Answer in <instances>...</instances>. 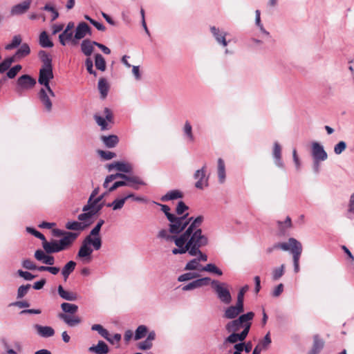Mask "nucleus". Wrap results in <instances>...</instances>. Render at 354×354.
<instances>
[{
    "mask_svg": "<svg viewBox=\"0 0 354 354\" xmlns=\"http://www.w3.org/2000/svg\"><path fill=\"white\" fill-rule=\"evenodd\" d=\"M85 225L77 221H69L66 223L65 227L69 230L82 231L85 229Z\"/></svg>",
    "mask_w": 354,
    "mask_h": 354,
    "instance_id": "obj_42",
    "label": "nucleus"
},
{
    "mask_svg": "<svg viewBox=\"0 0 354 354\" xmlns=\"http://www.w3.org/2000/svg\"><path fill=\"white\" fill-rule=\"evenodd\" d=\"M30 288V284L22 285L17 290V299L24 297L28 292Z\"/></svg>",
    "mask_w": 354,
    "mask_h": 354,
    "instance_id": "obj_56",
    "label": "nucleus"
},
{
    "mask_svg": "<svg viewBox=\"0 0 354 354\" xmlns=\"http://www.w3.org/2000/svg\"><path fill=\"white\" fill-rule=\"evenodd\" d=\"M201 288L198 281H197V279L192 281V282L183 286L182 287V290L183 291H189L194 290L196 288Z\"/></svg>",
    "mask_w": 354,
    "mask_h": 354,
    "instance_id": "obj_59",
    "label": "nucleus"
},
{
    "mask_svg": "<svg viewBox=\"0 0 354 354\" xmlns=\"http://www.w3.org/2000/svg\"><path fill=\"white\" fill-rule=\"evenodd\" d=\"M91 330L97 331L98 333L105 339H106L109 342H112V340L110 339V335L109 333V331L105 329L102 325L100 324H93L91 326Z\"/></svg>",
    "mask_w": 354,
    "mask_h": 354,
    "instance_id": "obj_40",
    "label": "nucleus"
},
{
    "mask_svg": "<svg viewBox=\"0 0 354 354\" xmlns=\"http://www.w3.org/2000/svg\"><path fill=\"white\" fill-rule=\"evenodd\" d=\"M194 178L196 180L195 187L199 189H203L208 186L209 177L206 176V166L197 169L194 174Z\"/></svg>",
    "mask_w": 354,
    "mask_h": 354,
    "instance_id": "obj_12",
    "label": "nucleus"
},
{
    "mask_svg": "<svg viewBox=\"0 0 354 354\" xmlns=\"http://www.w3.org/2000/svg\"><path fill=\"white\" fill-rule=\"evenodd\" d=\"M232 334H230L224 341L225 343L229 342L231 344H234L237 342L238 341H243L248 333H249V326H247L245 329L243 330V331L241 333H236L235 332H231Z\"/></svg>",
    "mask_w": 354,
    "mask_h": 354,
    "instance_id": "obj_24",
    "label": "nucleus"
},
{
    "mask_svg": "<svg viewBox=\"0 0 354 354\" xmlns=\"http://www.w3.org/2000/svg\"><path fill=\"white\" fill-rule=\"evenodd\" d=\"M272 156L275 165L280 169H283L284 163L281 158V147L277 142H275L273 145Z\"/></svg>",
    "mask_w": 354,
    "mask_h": 354,
    "instance_id": "obj_23",
    "label": "nucleus"
},
{
    "mask_svg": "<svg viewBox=\"0 0 354 354\" xmlns=\"http://www.w3.org/2000/svg\"><path fill=\"white\" fill-rule=\"evenodd\" d=\"M122 178L126 180L129 183V187L138 190L140 185H145L146 183L139 176H127L122 173H116L114 174L109 175L106 177L103 186L104 188L108 187V184L117 178Z\"/></svg>",
    "mask_w": 354,
    "mask_h": 354,
    "instance_id": "obj_6",
    "label": "nucleus"
},
{
    "mask_svg": "<svg viewBox=\"0 0 354 354\" xmlns=\"http://www.w3.org/2000/svg\"><path fill=\"white\" fill-rule=\"evenodd\" d=\"M102 247L101 238L91 239L85 237L79 249L77 257L83 262L89 263L91 261V254L95 250H99Z\"/></svg>",
    "mask_w": 354,
    "mask_h": 354,
    "instance_id": "obj_3",
    "label": "nucleus"
},
{
    "mask_svg": "<svg viewBox=\"0 0 354 354\" xmlns=\"http://www.w3.org/2000/svg\"><path fill=\"white\" fill-rule=\"evenodd\" d=\"M113 169L126 174L131 173L133 171L131 164L125 162H115L108 165V169L109 171H111Z\"/></svg>",
    "mask_w": 354,
    "mask_h": 354,
    "instance_id": "obj_22",
    "label": "nucleus"
},
{
    "mask_svg": "<svg viewBox=\"0 0 354 354\" xmlns=\"http://www.w3.org/2000/svg\"><path fill=\"white\" fill-rule=\"evenodd\" d=\"M26 230H27L28 232L30 233L31 234L34 235L35 237H37V238L39 239L40 240H41L42 242L45 241L46 238H45L44 235L42 234L39 231L36 230L35 229L30 227H28L26 228Z\"/></svg>",
    "mask_w": 354,
    "mask_h": 354,
    "instance_id": "obj_64",
    "label": "nucleus"
},
{
    "mask_svg": "<svg viewBox=\"0 0 354 354\" xmlns=\"http://www.w3.org/2000/svg\"><path fill=\"white\" fill-rule=\"evenodd\" d=\"M95 67L98 70H100L101 71H105L106 62H105L104 58L103 57V56L101 54L97 53L95 55Z\"/></svg>",
    "mask_w": 354,
    "mask_h": 354,
    "instance_id": "obj_46",
    "label": "nucleus"
},
{
    "mask_svg": "<svg viewBox=\"0 0 354 354\" xmlns=\"http://www.w3.org/2000/svg\"><path fill=\"white\" fill-rule=\"evenodd\" d=\"M94 119L96 123L100 127L101 130H109L111 129L109 123L113 122V113L109 108H105L104 110V115L95 114Z\"/></svg>",
    "mask_w": 354,
    "mask_h": 354,
    "instance_id": "obj_10",
    "label": "nucleus"
},
{
    "mask_svg": "<svg viewBox=\"0 0 354 354\" xmlns=\"http://www.w3.org/2000/svg\"><path fill=\"white\" fill-rule=\"evenodd\" d=\"M203 216H198L192 221L177 239V248L172 250L173 254H183L186 252L194 257L196 251L208 244V238L203 234L201 228Z\"/></svg>",
    "mask_w": 354,
    "mask_h": 354,
    "instance_id": "obj_1",
    "label": "nucleus"
},
{
    "mask_svg": "<svg viewBox=\"0 0 354 354\" xmlns=\"http://www.w3.org/2000/svg\"><path fill=\"white\" fill-rule=\"evenodd\" d=\"M55 96V93L50 87H42L38 93V97L47 112H50L52 110L51 97Z\"/></svg>",
    "mask_w": 354,
    "mask_h": 354,
    "instance_id": "obj_8",
    "label": "nucleus"
},
{
    "mask_svg": "<svg viewBox=\"0 0 354 354\" xmlns=\"http://www.w3.org/2000/svg\"><path fill=\"white\" fill-rule=\"evenodd\" d=\"M30 53V48L28 44L24 43L21 45L20 48L17 50L14 55V59H20L28 55Z\"/></svg>",
    "mask_w": 354,
    "mask_h": 354,
    "instance_id": "obj_38",
    "label": "nucleus"
},
{
    "mask_svg": "<svg viewBox=\"0 0 354 354\" xmlns=\"http://www.w3.org/2000/svg\"><path fill=\"white\" fill-rule=\"evenodd\" d=\"M32 1V0H24L13 6L10 9V15L12 16H18L26 13L30 9Z\"/></svg>",
    "mask_w": 354,
    "mask_h": 354,
    "instance_id": "obj_19",
    "label": "nucleus"
},
{
    "mask_svg": "<svg viewBox=\"0 0 354 354\" xmlns=\"http://www.w3.org/2000/svg\"><path fill=\"white\" fill-rule=\"evenodd\" d=\"M57 292L59 297L63 299L70 301H75L77 299V295L75 292L64 290L61 285L57 287Z\"/></svg>",
    "mask_w": 354,
    "mask_h": 354,
    "instance_id": "obj_29",
    "label": "nucleus"
},
{
    "mask_svg": "<svg viewBox=\"0 0 354 354\" xmlns=\"http://www.w3.org/2000/svg\"><path fill=\"white\" fill-rule=\"evenodd\" d=\"M76 265V262L74 261H69L62 268L61 272L64 281H66L69 275L75 270Z\"/></svg>",
    "mask_w": 354,
    "mask_h": 354,
    "instance_id": "obj_31",
    "label": "nucleus"
},
{
    "mask_svg": "<svg viewBox=\"0 0 354 354\" xmlns=\"http://www.w3.org/2000/svg\"><path fill=\"white\" fill-rule=\"evenodd\" d=\"M324 345V341L321 339L318 335H315L313 338V345L311 349L316 351L317 353H319L323 348Z\"/></svg>",
    "mask_w": 354,
    "mask_h": 354,
    "instance_id": "obj_49",
    "label": "nucleus"
},
{
    "mask_svg": "<svg viewBox=\"0 0 354 354\" xmlns=\"http://www.w3.org/2000/svg\"><path fill=\"white\" fill-rule=\"evenodd\" d=\"M96 44L97 41H91L88 39H84L80 45L82 53L87 57L91 56Z\"/></svg>",
    "mask_w": 354,
    "mask_h": 354,
    "instance_id": "obj_27",
    "label": "nucleus"
},
{
    "mask_svg": "<svg viewBox=\"0 0 354 354\" xmlns=\"http://www.w3.org/2000/svg\"><path fill=\"white\" fill-rule=\"evenodd\" d=\"M42 9L45 11H49L50 12V13H52V18H51V20L52 21H55V19H57L59 17V13L56 10V9L52 6L50 5V3H46L43 8Z\"/></svg>",
    "mask_w": 354,
    "mask_h": 354,
    "instance_id": "obj_52",
    "label": "nucleus"
},
{
    "mask_svg": "<svg viewBox=\"0 0 354 354\" xmlns=\"http://www.w3.org/2000/svg\"><path fill=\"white\" fill-rule=\"evenodd\" d=\"M188 209V206L186 205V204L183 201H179L176 208V212L178 216H180L184 215L183 213L185 211Z\"/></svg>",
    "mask_w": 354,
    "mask_h": 354,
    "instance_id": "obj_57",
    "label": "nucleus"
},
{
    "mask_svg": "<svg viewBox=\"0 0 354 354\" xmlns=\"http://www.w3.org/2000/svg\"><path fill=\"white\" fill-rule=\"evenodd\" d=\"M346 148V143L344 141H340L334 147V153L336 155L341 154Z\"/></svg>",
    "mask_w": 354,
    "mask_h": 354,
    "instance_id": "obj_60",
    "label": "nucleus"
},
{
    "mask_svg": "<svg viewBox=\"0 0 354 354\" xmlns=\"http://www.w3.org/2000/svg\"><path fill=\"white\" fill-rule=\"evenodd\" d=\"M14 60V57H8L0 63V73H3L8 71Z\"/></svg>",
    "mask_w": 354,
    "mask_h": 354,
    "instance_id": "obj_51",
    "label": "nucleus"
},
{
    "mask_svg": "<svg viewBox=\"0 0 354 354\" xmlns=\"http://www.w3.org/2000/svg\"><path fill=\"white\" fill-rule=\"evenodd\" d=\"M58 317L63 320L68 326L73 327L80 324L82 319L80 317L74 315H68L65 313H59Z\"/></svg>",
    "mask_w": 354,
    "mask_h": 354,
    "instance_id": "obj_25",
    "label": "nucleus"
},
{
    "mask_svg": "<svg viewBox=\"0 0 354 354\" xmlns=\"http://www.w3.org/2000/svg\"><path fill=\"white\" fill-rule=\"evenodd\" d=\"M21 69V66L19 64L15 65L12 68H10L8 71L7 72V76L10 79L14 78L18 72Z\"/></svg>",
    "mask_w": 354,
    "mask_h": 354,
    "instance_id": "obj_62",
    "label": "nucleus"
},
{
    "mask_svg": "<svg viewBox=\"0 0 354 354\" xmlns=\"http://www.w3.org/2000/svg\"><path fill=\"white\" fill-rule=\"evenodd\" d=\"M183 197V194L177 189H173L168 192L165 195L161 197L162 201H168L174 199L180 198Z\"/></svg>",
    "mask_w": 354,
    "mask_h": 354,
    "instance_id": "obj_39",
    "label": "nucleus"
},
{
    "mask_svg": "<svg viewBox=\"0 0 354 354\" xmlns=\"http://www.w3.org/2000/svg\"><path fill=\"white\" fill-rule=\"evenodd\" d=\"M244 311V304L236 301L234 306H230L225 308L224 317L229 319L236 318Z\"/></svg>",
    "mask_w": 354,
    "mask_h": 354,
    "instance_id": "obj_18",
    "label": "nucleus"
},
{
    "mask_svg": "<svg viewBox=\"0 0 354 354\" xmlns=\"http://www.w3.org/2000/svg\"><path fill=\"white\" fill-rule=\"evenodd\" d=\"M183 137L187 144H193L196 141V137L193 132L192 126L189 120H186L182 128Z\"/></svg>",
    "mask_w": 354,
    "mask_h": 354,
    "instance_id": "obj_20",
    "label": "nucleus"
},
{
    "mask_svg": "<svg viewBox=\"0 0 354 354\" xmlns=\"http://www.w3.org/2000/svg\"><path fill=\"white\" fill-rule=\"evenodd\" d=\"M311 156L313 160H317L324 161L328 158L324 147L319 142L315 141L311 143Z\"/></svg>",
    "mask_w": 354,
    "mask_h": 354,
    "instance_id": "obj_14",
    "label": "nucleus"
},
{
    "mask_svg": "<svg viewBox=\"0 0 354 354\" xmlns=\"http://www.w3.org/2000/svg\"><path fill=\"white\" fill-rule=\"evenodd\" d=\"M194 218V217H188V213L180 216L174 214L168 220L170 232L176 235L179 234L185 229L186 230Z\"/></svg>",
    "mask_w": 354,
    "mask_h": 354,
    "instance_id": "obj_4",
    "label": "nucleus"
},
{
    "mask_svg": "<svg viewBox=\"0 0 354 354\" xmlns=\"http://www.w3.org/2000/svg\"><path fill=\"white\" fill-rule=\"evenodd\" d=\"M254 317V313L253 312L241 315L238 319L229 322L225 326V329L228 333L236 332L242 328L245 329L247 326H249L250 329L251 326L250 321L253 319Z\"/></svg>",
    "mask_w": 354,
    "mask_h": 354,
    "instance_id": "obj_5",
    "label": "nucleus"
},
{
    "mask_svg": "<svg viewBox=\"0 0 354 354\" xmlns=\"http://www.w3.org/2000/svg\"><path fill=\"white\" fill-rule=\"evenodd\" d=\"M249 286L245 285L242 288H240L239 292L237 294V300L236 301L240 302L244 304V295L249 290Z\"/></svg>",
    "mask_w": 354,
    "mask_h": 354,
    "instance_id": "obj_55",
    "label": "nucleus"
},
{
    "mask_svg": "<svg viewBox=\"0 0 354 354\" xmlns=\"http://www.w3.org/2000/svg\"><path fill=\"white\" fill-rule=\"evenodd\" d=\"M156 334L154 330L148 333L147 338L137 344L138 349L142 351L150 350L153 347V341L156 339Z\"/></svg>",
    "mask_w": 354,
    "mask_h": 354,
    "instance_id": "obj_21",
    "label": "nucleus"
},
{
    "mask_svg": "<svg viewBox=\"0 0 354 354\" xmlns=\"http://www.w3.org/2000/svg\"><path fill=\"white\" fill-rule=\"evenodd\" d=\"M93 216H95L93 213L91 211L88 210L87 212H84V213L79 214L77 218L80 223H82L84 225H86L85 228H86L93 223L92 218Z\"/></svg>",
    "mask_w": 354,
    "mask_h": 354,
    "instance_id": "obj_33",
    "label": "nucleus"
},
{
    "mask_svg": "<svg viewBox=\"0 0 354 354\" xmlns=\"http://www.w3.org/2000/svg\"><path fill=\"white\" fill-rule=\"evenodd\" d=\"M348 218H351L354 216V192L350 196L348 203Z\"/></svg>",
    "mask_w": 354,
    "mask_h": 354,
    "instance_id": "obj_53",
    "label": "nucleus"
},
{
    "mask_svg": "<svg viewBox=\"0 0 354 354\" xmlns=\"http://www.w3.org/2000/svg\"><path fill=\"white\" fill-rule=\"evenodd\" d=\"M201 271L213 273L218 276H221L223 274L222 270L216 267L214 263H207L206 266L201 268Z\"/></svg>",
    "mask_w": 354,
    "mask_h": 354,
    "instance_id": "obj_44",
    "label": "nucleus"
},
{
    "mask_svg": "<svg viewBox=\"0 0 354 354\" xmlns=\"http://www.w3.org/2000/svg\"><path fill=\"white\" fill-rule=\"evenodd\" d=\"M98 90L100 93V97L102 99L106 98L108 95L109 90V85L107 80L105 78H100L98 81L97 84Z\"/></svg>",
    "mask_w": 354,
    "mask_h": 354,
    "instance_id": "obj_34",
    "label": "nucleus"
},
{
    "mask_svg": "<svg viewBox=\"0 0 354 354\" xmlns=\"http://www.w3.org/2000/svg\"><path fill=\"white\" fill-rule=\"evenodd\" d=\"M211 286L221 302L224 304H230L232 302V295L226 283L212 280Z\"/></svg>",
    "mask_w": 354,
    "mask_h": 354,
    "instance_id": "obj_7",
    "label": "nucleus"
},
{
    "mask_svg": "<svg viewBox=\"0 0 354 354\" xmlns=\"http://www.w3.org/2000/svg\"><path fill=\"white\" fill-rule=\"evenodd\" d=\"M285 265L274 268L272 271V279L273 281L279 279L284 274Z\"/></svg>",
    "mask_w": 354,
    "mask_h": 354,
    "instance_id": "obj_48",
    "label": "nucleus"
},
{
    "mask_svg": "<svg viewBox=\"0 0 354 354\" xmlns=\"http://www.w3.org/2000/svg\"><path fill=\"white\" fill-rule=\"evenodd\" d=\"M198 275L192 272H186L178 277V281L180 282L186 281L197 277Z\"/></svg>",
    "mask_w": 354,
    "mask_h": 354,
    "instance_id": "obj_58",
    "label": "nucleus"
},
{
    "mask_svg": "<svg viewBox=\"0 0 354 354\" xmlns=\"http://www.w3.org/2000/svg\"><path fill=\"white\" fill-rule=\"evenodd\" d=\"M125 202L126 201L124 198H116L112 203H107L106 206L108 207H112L113 210H119L123 207Z\"/></svg>",
    "mask_w": 354,
    "mask_h": 354,
    "instance_id": "obj_47",
    "label": "nucleus"
},
{
    "mask_svg": "<svg viewBox=\"0 0 354 354\" xmlns=\"http://www.w3.org/2000/svg\"><path fill=\"white\" fill-rule=\"evenodd\" d=\"M39 43L43 48H52L53 46V43L46 31H43L40 33Z\"/></svg>",
    "mask_w": 354,
    "mask_h": 354,
    "instance_id": "obj_37",
    "label": "nucleus"
},
{
    "mask_svg": "<svg viewBox=\"0 0 354 354\" xmlns=\"http://www.w3.org/2000/svg\"><path fill=\"white\" fill-rule=\"evenodd\" d=\"M85 66L88 73L93 75L95 77L97 76V73L93 70V61L90 57L85 60Z\"/></svg>",
    "mask_w": 354,
    "mask_h": 354,
    "instance_id": "obj_63",
    "label": "nucleus"
},
{
    "mask_svg": "<svg viewBox=\"0 0 354 354\" xmlns=\"http://www.w3.org/2000/svg\"><path fill=\"white\" fill-rule=\"evenodd\" d=\"M34 328L36 329L37 334L41 337H50L55 335V330L51 326L35 324Z\"/></svg>",
    "mask_w": 354,
    "mask_h": 354,
    "instance_id": "obj_28",
    "label": "nucleus"
},
{
    "mask_svg": "<svg viewBox=\"0 0 354 354\" xmlns=\"http://www.w3.org/2000/svg\"><path fill=\"white\" fill-rule=\"evenodd\" d=\"M89 351L96 354H107L109 351V347L103 341H99L96 346H92L88 348Z\"/></svg>",
    "mask_w": 354,
    "mask_h": 354,
    "instance_id": "obj_30",
    "label": "nucleus"
},
{
    "mask_svg": "<svg viewBox=\"0 0 354 354\" xmlns=\"http://www.w3.org/2000/svg\"><path fill=\"white\" fill-rule=\"evenodd\" d=\"M291 245V253L292 254L294 271L295 273L299 272V259L302 252V245L295 238H290Z\"/></svg>",
    "mask_w": 354,
    "mask_h": 354,
    "instance_id": "obj_9",
    "label": "nucleus"
},
{
    "mask_svg": "<svg viewBox=\"0 0 354 354\" xmlns=\"http://www.w3.org/2000/svg\"><path fill=\"white\" fill-rule=\"evenodd\" d=\"M122 186H129V183L126 180L122 179V180L115 181L111 187L108 186L106 189H108L109 192H111L115 190L117 188Z\"/></svg>",
    "mask_w": 354,
    "mask_h": 354,
    "instance_id": "obj_54",
    "label": "nucleus"
},
{
    "mask_svg": "<svg viewBox=\"0 0 354 354\" xmlns=\"http://www.w3.org/2000/svg\"><path fill=\"white\" fill-rule=\"evenodd\" d=\"M157 238L165 241L167 242H174L175 245H176L177 239H178V236H176V234H172V232H170L169 228L168 230L166 229H162L160 230L157 234Z\"/></svg>",
    "mask_w": 354,
    "mask_h": 354,
    "instance_id": "obj_26",
    "label": "nucleus"
},
{
    "mask_svg": "<svg viewBox=\"0 0 354 354\" xmlns=\"http://www.w3.org/2000/svg\"><path fill=\"white\" fill-rule=\"evenodd\" d=\"M74 23L69 22L64 31L59 35V41L62 46H66L67 43L71 42L73 45Z\"/></svg>",
    "mask_w": 354,
    "mask_h": 354,
    "instance_id": "obj_16",
    "label": "nucleus"
},
{
    "mask_svg": "<svg viewBox=\"0 0 354 354\" xmlns=\"http://www.w3.org/2000/svg\"><path fill=\"white\" fill-rule=\"evenodd\" d=\"M61 308L65 314L73 315L77 313L78 306L74 304L64 302L61 304Z\"/></svg>",
    "mask_w": 354,
    "mask_h": 354,
    "instance_id": "obj_41",
    "label": "nucleus"
},
{
    "mask_svg": "<svg viewBox=\"0 0 354 354\" xmlns=\"http://www.w3.org/2000/svg\"><path fill=\"white\" fill-rule=\"evenodd\" d=\"M101 140L106 147L113 148L118 145L119 138L115 135H110L108 136H102Z\"/></svg>",
    "mask_w": 354,
    "mask_h": 354,
    "instance_id": "obj_32",
    "label": "nucleus"
},
{
    "mask_svg": "<svg viewBox=\"0 0 354 354\" xmlns=\"http://www.w3.org/2000/svg\"><path fill=\"white\" fill-rule=\"evenodd\" d=\"M217 174L219 183H223L225 180V165L222 158L218 159Z\"/></svg>",
    "mask_w": 354,
    "mask_h": 354,
    "instance_id": "obj_35",
    "label": "nucleus"
},
{
    "mask_svg": "<svg viewBox=\"0 0 354 354\" xmlns=\"http://www.w3.org/2000/svg\"><path fill=\"white\" fill-rule=\"evenodd\" d=\"M86 35H91V29L85 22H80L77 26L73 39V45H77L78 41L84 38Z\"/></svg>",
    "mask_w": 354,
    "mask_h": 354,
    "instance_id": "obj_13",
    "label": "nucleus"
},
{
    "mask_svg": "<svg viewBox=\"0 0 354 354\" xmlns=\"http://www.w3.org/2000/svg\"><path fill=\"white\" fill-rule=\"evenodd\" d=\"M98 154L100 156V157L104 160H111L115 157V153L109 151H103V150H99L97 151Z\"/></svg>",
    "mask_w": 354,
    "mask_h": 354,
    "instance_id": "obj_61",
    "label": "nucleus"
},
{
    "mask_svg": "<svg viewBox=\"0 0 354 354\" xmlns=\"http://www.w3.org/2000/svg\"><path fill=\"white\" fill-rule=\"evenodd\" d=\"M203 266H201V263H199V259H197L196 258L192 259L190 261H189L185 268V270H199L201 271V269Z\"/></svg>",
    "mask_w": 354,
    "mask_h": 354,
    "instance_id": "obj_43",
    "label": "nucleus"
},
{
    "mask_svg": "<svg viewBox=\"0 0 354 354\" xmlns=\"http://www.w3.org/2000/svg\"><path fill=\"white\" fill-rule=\"evenodd\" d=\"M21 43V37L19 35H15L12 38V42L6 46V50H12L18 47Z\"/></svg>",
    "mask_w": 354,
    "mask_h": 354,
    "instance_id": "obj_50",
    "label": "nucleus"
},
{
    "mask_svg": "<svg viewBox=\"0 0 354 354\" xmlns=\"http://www.w3.org/2000/svg\"><path fill=\"white\" fill-rule=\"evenodd\" d=\"M38 55L43 63L42 68H53L52 57L50 54L45 50H40Z\"/></svg>",
    "mask_w": 354,
    "mask_h": 354,
    "instance_id": "obj_36",
    "label": "nucleus"
},
{
    "mask_svg": "<svg viewBox=\"0 0 354 354\" xmlns=\"http://www.w3.org/2000/svg\"><path fill=\"white\" fill-rule=\"evenodd\" d=\"M35 84L36 81L34 78L28 75H23L17 81L16 91L21 93L24 90L32 88Z\"/></svg>",
    "mask_w": 354,
    "mask_h": 354,
    "instance_id": "obj_11",
    "label": "nucleus"
},
{
    "mask_svg": "<svg viewBox=\"0 0 354 354\" xmlns=\"http://www.w3.org/2000/svg\"><path fill=\"white\" fill-rule=\"evenodd\" d=\"M53 68H41L38 82L43 87H50L49 82L53 78Z\"/></svg>",
    "mask_w": 354,
    "mask_h": 354,
    "instance_id": "obj_17",
    "label": "nucleus"
},
{
    "mask_svg": "<svg viewBox=\"0 0 354 354\" xmlns=\"http://www.w3.org/2000/svg\"><path fill=\"white\" fill-rule=\"evenodd\" d=\"M148 328L145 325H140L135 331L134 339L139 340L148 335Z\"/></svg>",
    "mask_w": 354,
    "mask_h": 354,
    "instance_id": "obj_45",
    "label": "nucleus"
},
{
    "mask_svg": "<svg viewBox=\"0 0 354 354\" xmlns=\"http://www.w3.org/2000/svg\"><path fill=\"white\" fill-rule=\"evenodd\" d=\"M210 32L218 44L223 47H226L228 45V41L226 39L227 32L214 26H210Z\"/></svg>",
    "mask_w": 354,
    "mask_h": 354,
    "instance_id": "obj_15",
    "label": "nucleus"
},
{
    "mask_svg": "<svg viewBox=\"0 0 354 354\" xmlns=\"http://www.w3.org/2000/svg\"><path fill=\"white\" fill-rule=\"evenodd\" d=\"M77 236V233L66 232V236L59 241L54 240L48 242L46 239L44 242H42V246L44 251L48 254L59 252L69 247Z\"/></svg>",
    "mask_w": 354,
    "mask_h": 354,
    "instance_id": "obj_2",
    "label": "nucleus"
}]
</instances>
